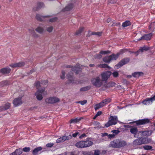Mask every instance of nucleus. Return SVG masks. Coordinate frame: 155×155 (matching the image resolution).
<instances>
[{"instance_id": "nucleus-6", "label": "nucleus", "mask_w": 155, "mask_h": 155, "mask_svg": "<svg viewBox=\"0 0 155 155\" xmlns=\"http://www.w3.org/2000/svg\"><path fill=\"white\" fill-rule=\"evenodd\" d=\"M60 99L56 97H50L46 98L45 102L46 103L50 104H54L59 102Z\"/></svg>"}, {"instance_id": "nucleus-46", "label": "nucleus", "mask_w": 155, "mask_h": 155, "mask_svg": "<svg viewBox=\"0 0 155 155\" xmlns=\"http://www.w3.org/2000/svg\"><path fill=\"white\" fill-rule=\"evenodd\" d=\"M35 84L37 89H38L39 87H41V83L39 81L36 82L35 83Z\"/></svg>"}, {"instance_id": "nucleus-23", "label": "nucleus", "mask_w": 155, "mask_h": 155, "mask_svg": "<svg viewBox=\"0 0 155 155\" xmlns=\"http://www.w3.org/2000/svg\"><path fill=\"white\" fill-rule=\"evenodd\" d=\"M22 153V150L21 149L19 148L16 149L15 151L12 153L11 155H20Z\"/></svg>"}, {"instance_id": "nucleus-41", "label": "nucleus", "mask_w": 155, "mask_h": 155, "mask_svg": "<svg viewBox=\"0 0 155 155\" xmlns=\"http://www.w3.org/2000/svg\"><path fill=\"white\" fill-rule=\"evenodd\" d=\"M143 148L146 150H150L152 149V147L151 146L145 145L143 146Z\"/></svg>"}, {"instance_id": "nucleus-21", "label": "nucleus", "mask_w": 155, "mask_h": 155, "mask_svg": "<svg viewBox=\"0 0 155 155\" xmlns=\"http://www.w3.org/2000/svg\"><path fill=\"white\" fill-rule=\"evenodd\" d=\"M149 50V48L147 47L144 46L140 48L139 51L136 52V53L137 54V55L140 52H143L144 51H147Z\"/></svg>"}, {"instance_id": "nucleus-1", "label": "nucleus", "mask_w": 155, "mask_h": 155, "mask_svg": "<svg viewBox=\"0 0 155 155\" xmlns=\"http://www.w3.org/2000/svg\"><path fill=\"white\" fill-rule=\"evenodd\" d=\"M127 144L126 141L124 140L117 139L111 141L110 146L113 148H120L125 147Z\"/></svg>"}, {"instance_id": "nucleus-60", "label": "nucleus", "mask_w": 155, "mask_h": 155, "mask_svg": "<svg viewBox=\"0 0 155 155\" xmlns=\"http://www.w3.org/2000/svg\"><path fill=\"white\" fill-rule=\"evenodd\" d=\"M112 132L113 133H115V135L117 134L119 132V131L118 130H112Z\"/></svg>"}, {"instance_id": "nucleus-34", "label": "nucleus", "mask_w": 155, "mask_h": 155, "mask_svg": "<svg viewBox=\"0 0 155 155\" xmlns=\"http://www.w3.org/2000/svg\"><path fill=\"white\" fill-rule=\"evenodd\" d=\"M91 87V86H88L81 88L80 91H84L89 90Z\"/></svg>"}, {"instance_id": "nucleus-15", "label": "nucleus", "mask_w": 155, "mask_h": 155, "mask_svg": "<svg viewBox=\"0 0 155 155\" xmlns=\"http://www.w3.org/2000/svg\"><path fill=\"white\" fill-rule=\"evenodd\" d=\"M150 122V120L148 119H143L136 121V123L137 125H141L148 123Z\"/></svg>"}, {"instance_id": "nucleus-44", "label": "nucleus", "mask_w": 155, "mask_h": 155, "mask_svg": "<svg viewBox=\"0 0 155 155\" xmlns=\"http://www.w3.org/2000/svg\"><path fill=\"white\" fill-rule=\"evenodd\" d=\"M84 28L81 27L79 28L78 30L76 31V34L78 35L79 34H80L82 32Z\"/></svg>"}, {"instance_id": "nucleus-29", "label": "nucleus", "mask_w": 155, "mask_h": 155, "mask_svg": "<svg viewBox=\"0 0 155 155\" xmlns=\"http://www.w3.org/2000/svg\"><path fill=\"white\" fill-rule=\"evenodd\" d=\"M103 61L106 63H109L111 60L110 55L104 57L103 59Z\"/></svg>"}, {"instance_id": "nucleus-55", "label": "nucleus", "mask_w": 155, "mask_h": 155, "mask_svg": "<svg viewBox=\"0 0 155 155\" xmlns=\"http://www.w3.org/2000/svg\"><path fill=\"white\" fill-rule=\"evenodd\" d=\"M112 74L114 77H117L118 75V73L117 71H114L113 73Z\"/></svg>"}, {"instance_id": "nucleus-19", "label": "nucleus", "mask_w": 155, "mask_h": 155, "mask_svg": "<svg viewBox=\"0 0 155 155\" xmlns=\"http://www.w3.org/2000/svg\"><path fill=\"white\" fill-rule=\"evenodd\" d=\"M11 106L10 103H7L5 104L4 106L0 107V111H2L8 109Z\"/></svg>"}, {"instance_id": "nucleus-47", "label": "nucleus", "mask_w": 155, "mask_h": 155, "mask_svg": "<svg viewBox=\"0 0 155 155\" xmlns=\"http://www.w3.org/2000/svg\"><path fill=\"white\" fill-rule=\"evenodd\" d=\"M100 152L98 150H94V153H93V155H100Z\"/></svg>"}, {"instance_id": "nucleus-64", "label": "nucleus", "mask_w": 155, "mask_h": 155, "mask_svg": "<svg viewBox=\"0 0 155 155\" xmlns=\"http://www.w3.org/2000/svg\"><path fill=\"white\" fill-rule=\"evenodd\" d=\"M48 83V82L47 81H42V82L41 83V84L42 85V84H46Z\"/></svg>"}, {"instance_id": "nucleus-35", "label": "nucleus", "mask_w": 155, "mask_h": 155, "mask_svg": "<svg viewBox=\"0 0 155 155\" xmlns=\"http://www.w3.org/2000/svg\"><path fill=\"white\" fill-rule=\"evenodd\" d=\"M44 6V4L42 2H38L37 3V8L36 9H34L35 10H37L38 9L43 7Z\"/></svg>"}, {"instance_id": "nucleus-39", "label": "nucleus", "mask_w": 155, "mask_h": 155, "mask_svg": "<svg viewBox=\"0 0 155 155\" xmlns=\"http://www.w3.org/2000/svg\"><path fill=\"white\" fill-rule=\"evenodd\" d=\"M83 155H93V152L91 151H84L82 152Z\"/></svg>"}, {"instance_id": "nucleus-8", "label": "nucleus", "mask_w": 155, "mask_h": 155, "mask_svg": "<svg viewBox=\"0 0 155 155\" xmlns=\"http://www.w3.org/2000/svg\"><path fill=\"white\" fill-rule=\"evenodd\" d=\"M130 59L128 58H124L118 64L115 66L117 68H119L122 67L123 65L127 63L129 61Z\"/></svg>"}, {"instance_id": "nucleus-17", "label": "nucleus", "mask_w": 155, "mask_h": 155, "mask_svg": "<svg viewBox=\"0 0 155 155\" xmlns=\"http://www.w3.org/2000/svg\"><path fill=\"white\" fill-rule=\"evenodd\" d=\"M141 144H144L150 143L151 141V139L148 137H140Z\"/></svg>"}, {"instance_id": "nucleus-2", "label": "nucleus", "mask_w": 155, "mask_h": 155, "mask_svg": "<svg viewBox=\"0 0 155 155\" xmlns=\"http://www.w3.org/2000/svg\"><path fill=\"white\" fill-rule=\"evenodd\" d=\"M93 144V142L86 140V141H81L76 143L75 146L78 148H84L89 147Z\"/></svg>"}, {"instance_id": "nucleus-49", "label": "nucleus", "mask_w": 155, "mask_h": 155, "mask_svg": "<svg viewBox=\"0 0 155 155\" xmlns=\"http://www.w3.org/2000/svg\"><path fill=\"white\" fill-rule=\"evenodd\" d=\"M102 57L101 55L99 54H96L94 56L95 58L97 59H100L102 58Z\"/></svg>"}, {"instance_id": "nucleus-54", "label": "nucleus", "mask_w": 155, "mask_h": 155, "mask_svg": "<svg viewBox=\"0 0 155 155\" xmlns=\"http://www.w3.org/2000/svg\"><path fill=\"white\" fill-rule=\"evenodd\" d=\"M57 18L56 17H54L50 19L49 21L51 22H53L56 21L57 20Z\"/></svg>"}, {"instance_id": "nucleus-42", "label": "nucleus", "mask_w": 155, "mask_h": 155, "mask_svg": "<svg viewBox=\"0 0 155 155\" xmlns=\"http://www.w3.org/2000/svg\"><path fill=\"white\" fill-rule=\"evenodd\" d=\"M53 29V27L52 26H49L46 28V31L50 33L51 32Z\"/></svg>"}, {"instance_id": "nucleus-14", "label": "nucleus", "mask_w": 155, "mask_h": 155, "mask_svg": "<svg viewBox=\"0 0 155 155\" xmlns=\"http://www.w3.org/2000/svg\"><path fill=\"white\" fill-rule=\"evenodd\" d=\"M153 35L152 33H150L148 34H145L142 36L140 38L138 39V41H140L142 40H150L151 38V37Z\"/></svg>"}, {"instance_id": "nucleus-9", "label": "nucleus", "mask_w": 155, "mask_h": 155, "mask_svg": "<svg viewBox=\"0 0 155 155\" xmlns=\"http://www.w3.org/2000/svg\"><path fill=\"white\" fill-rule=\"evenodd\" d=\"M13 103L15 107H17L22 104L21 97H19L15 98L13 101Z\"/></svg>"}, {"instance_id": "nucleus-28", "label": "nucleus", "mask_w": 155, "mask_h": 155, "mask_svg": "<svg viewBox=\"0 0 155 155\" xmlns=\"http://www.w3.org/2000/svg\"><path fill=\"white\" fill-rule=\"evenodd\" d=\"M133 144L134 145H141L140 138L136 139L133 142Z\"/></svg>"}, {"instance_id": "nucleus-33", "label": "nucleus", "mask_w": 155, "mask_h": 155, "mask_svg": "<svg viewBox=\"0 0 155 155\" xmlns=\"http://www.w3.org/2000/svg\"><path fill=\"white\" fill-rule=\"evenodd\" d=\"M139 133H141L142 135L143 136H148L149 135V131H140L139 132Z\"/></svg>"}, {"instance_id": "nucleus-40", "label": "nucleus", "mask_w": 155, "mask_h": 155, "mask_svg": "<svg viewBox=\"0 0 155 155\" xmlns=\"http://www.w3.org/2000/svg\"><path fill=\"white\" fill-rule=\"evenodd\" d=\"M102 107L100 103L96 104L94 106V109L95 110H97L98 109Z\"/></svg>"}, {"instance_id": "nucleus-4", "label": "nucleus", "mask_w": 155, "mask_h": 155, "mask_svg": "<svg viewBox=\"0 0 155 155\" xmlns=\"http://www.w3.org/2000/svg\"><path fill=\"white\" fill-rule=\"evenodd\" d=\"M117 117L116 116H111L109 121L105 124L106 127H108L110 125H115L117 123Z\"/></svg>"}, {"instance_id": "nucleus-18", "label": "nucleus", "mask_w": 155, "mask_h": 155, "mask_svg": "<svg viewBox=\"0 0 155 155\" xmlns=\"http://www.w3.org/2000/svg\"><path fill=\"white\" fill-rule=\"evenodd\" d=\"M80 67L79 64H77L76 66L72 67L71 70L72 71H74L76 74H78L81 70L82 68Z\"/></svg>"}, {"instance_id": "nucleus-51", "label": "nucleus", "mask_w": 155, "mask_h": 155, "mask_svg": "<svg viewBox=\"0 0 155 155\" xmlns=\"http://www.w3.org/2000/svg\"><path fill=\"white\" fill-rule=\"evenodd\" d=\"M87 102V101L86 100H84L83 101H81L77 102L78 103L80 104L81 105H84Z\"/></svg>"}, {"instance_id": "nucleus-30", "label": "nucleus", "mask_w": 155, "mask_h": 155, "mask_svg": "<svg viewBox=\"0 0 155 155\" xmlns=\"http://www.w3.org/2000/svg\"><path fill=\"white\" fill-rule=\"evenodd\" d=\"M116 84L115 83L113 82H110L107 84L105 86V87L107 88H109L110 87L115 86Z\"/></svg>"}, {"instance_id": "nucleus-3", "label": "nucleus", "mask_w": 155, "mask_h": 155, "mask_svg": "<svg viewBox=\"0 0 155 155\" xmlns=\"http://www.w3.org/2000/svg\"><path fill=\"white\" fill-rule=\"evenodd\" d=\"M91 82L94 86L97 88L101 87L103 83L100 76L92 78L91 79Z\"/></svg>"}, {"instance_id": "nucleus-37", "label": "nucleus", "mask_w": 155, "mask_h": 155, "mask_svg": "<svg viewBox=\"0 0 155 155\" xmlns=\"http://www.w3.org/2000/svg\"><path fill=\"white\" fill-rule=\"evenodd\" d=\"M130 24L131 23L129 21H127L123 23L122 26L123 27H125L130 25Z\"/></svg>"}, {"instance_id": "nucleus-56", "label": "nucleus", "mask_w": 155, "mask_h": 155, "mask_svg": "<svg viewBox=\"0 0 155 155\" xmlns=\"http://www.w3.org/2000/svg\"><path fill=\"white\" fill-rule=\"evenodd\" d=\"M54 145V143H49L47 144L46 146L48 147H51Z\"/></svg>"}, {"instance_id": "nucleus-31", "label": "nucleus", "mask_w": 155, "mask_h": 155, "mask_svg": "<svg viewBox=\"0 0 155 155\" xmlns=\"http://www.w3.org/2000/svg\"><path fill=\"white\" fill-rule=\"evenodd\" d=\"M42 147H38L35 148L33 151L32 153L34 155H36L37 153L42 150Z\"/></svg>"}, {"instance_id": "nucleus-7", "label": "nucleus", "mask_w": 155, "mask_h": 155, "mask_svg": "<svg viewBox=\"0 0 155 155\" xmlns=\"http://www.w3.org/2000/svg\"><path fill=\"white\" fill-rule=\"evenodd\" d=\"M72 138V136L71 135H69L68 136H64L61 137L58 139L56 140V142L57 143H60L63 142L64 141L71 139Z\"/></svg>"}, {"instance_id": "nucleus-50", "label": "nucleus", "mask_w": 155, "mask_h": 155, "mask_svg": "<svg viewBox=\"0 0 155 155\" xmlns=\"http://www.w3.org/2000/svg\"><path fill=\"white\" fill-rule=\"evenodd\" d=\"M61 74L62 75L60 76L61 78L62 79H64L65 78V72L64 71H62Z\"/></svg>"}, {"instance_id": "nucleus-52", "label": "nucleus", "mask_w": 155, "mask_h": 155, "mask_svg": "<svg viewBox=\"0 0 155 155\" xmlns=\"http://www.w3.org/2000/svg\"><path fill=\"white\" fill-rule=\"evenodd\" d=\"M22 150V151H23L25 152H28L30 150V148L29 147H25Z\"/></svg>"}, {"instance_id": "nucleus-59", "label": "nucleus", "mask_w": 155, "mask_h": 155, "mask_svg": "<svg viewBox=\"0 0 155 155\" xmlns=\"http://www.w3.org/2000/svg\"><path fill=\"white\" fill-rule=\"evenodd\" d=\"M94 35V32H91L90 31H88V35H87V36H88V37H89L91 35Z\"/></svg>"}, {"instance_id": "nucleus-58", "label": "nucleus", "mask_w": 155, "mask_h": 155, "mask_svg": "<svg viewBox=\"0 0 155 155\" xmlns=\"http://www.w3.org/2000/svg\"><path fill=\"white\" fill-rule=\"evenodd\" d=\"M117 2V0H110L108 1V4H114Z\"/></svg>"}, {"instance_id": "nucleus-62", "label": "nucleus", "mask_w": 155, "mask_h": 155, "mask_svg": "<svg viewBox=\"0 0 155 155\" xmlns=\"http://www.w3.org/2000/svg\"><path fill=\"white\" fill-rule=\"evenodd\" d=\"M5 82L7 83V81H4L1 82V84H0V86H3L5 85V84H4V83H5Z\"/></svg>"}, {"instance_id": "nucleus-36", "label": "nucleus", "mask_w": 155, "mask_h": 155, "mask_svg": "<svg viewBox=\"0 0 155 155\" xmlns=\"http://www.w3.org/2000/svg\"><path fill=\"white\" fill-rule=\"evenodd\" d=\"M28 31L29 33L32 34L34 37H35L37 36V35L35 34V32L34 29H28Z\"/></svg>"}, {"instance_id": "nucleus-27", "label": "nucleus", "mask_w": 155, "mask_h": 155, "mask_svg": "<svg viewBox=\"0 0 155 155\" xmlns=\"http://www.w3.org/2000/svg\"><path fill=\"white\" fill-rule=\"evenodd\" d=\"M35 31L40 34H42L45 32L44 29L40 26L38 27L35 29Z\"/></svg>"}, {"instance_id": "nucleus-24", "label": "nucleus", "mask_w": 155, "mask_h": 155, "mask_svg": "<svg viewBox=\"0 0 155 155\" xmlns=\"http://www.w3.org/2000/svg\"><path fill=\"white\" fill-rule=\"evenodd\" d=\"M73 7V5L72 4H70L66 6L62 10L63 11H68L72 9Z\"/></svg>"}, {"instance_id": "nucleus-25", "label": "nucleus", "mask_w": 155, "mask_h": 155, "mask_svg": "<svg viewBox=\"0 0 155 155\" xmlns=\"http://www.w3.org/2000/svg\"><path fill=\"white\" fill-rule=\"evenodd\" d=\"M111 100L110 98L106 99L103 100V101L100 102L102 107L105 106L106 104L109 103L110 102Z\"/></svg>"}, {"instance_id": "nucleus-12", "label": "nucleus", "mask_w": 155, "mask_h": 155, "mask_svg": "<svg viewBox=\"0 0 155 155\" xmlns=\"http://www.w3.org/2000/svg\"><path fill=\"white\" fill-rule=\"evenodd\" d=\"M73 73L72 72H70L67 75V77L68 79V83H74V78L73 77Z\"/></svg>"}, {"instance_id": "nucleus-63", "label": "nucleus", "mask_w": 155, "mask_h": 155, "mask_svg": "<svg viewBox=\"0 0 155 155\" xmlns=\"http://www.w3.org/2000/svg\"><path fill=\"white\" fill-rule=\"evenodd\" d=\"M102 114V112L101 111H98L97 113L96 114V116H98L100 115H101Z\"/></svg>"}, {"instance_id": "nucleus-22", "label": "nucleus", "mask_w": 155, "mask_h": 155, "mask_svg": "<svg viewBox=\"0 0 155 155\" xmlns=\"http://www.w3.org/2000/svg\"><path fill=\"white\" fill-rule=\"evenodd\" d=\"M123 51H121L120 52L118 53H117L116 54H113L110 55L111 60H116L118 58V57L119 55L123 53L122 52Z\"/></svg>"}, {"instance_id": "nucleus-32", "label": "nucleus", "mask_w": 155, "mask_h": 155, "mask_svg": "<svg viewBox=\"0 0 155 155\" xmlns=\"http://www.w3.org/2000/svg\"><path fill=\"white\" fill-rule=\"evenodd\" d=\"M143 73L142 72H135L132 74L133 77H138L143 75Z\"/></svg>"}, {"instance_id": "nucleus-11", "label": "nucleus", "mask_w": 155, "mask_h": 155, "mask_svg": "<svg viewBox=\"0 0 155 155\" xmlns=\"http://www.w3.org/2000/svg\"><path fill=\"white\" fill-rule=\"evenodd\" d=\"M45 91L44 89L41 90L39 89L35 93V95L36 96V98L38 100H41L43 97L42 94Z\"/></svg>"}, {"instance_id": "nucleus-13", "label": "nucleus", "mask_w": 155, "mask_h": 155, "mask_svg": "<svg viewBox=\"0 0 155 155\" xmlns=\"http://www.w3.org/2000/svg\"><path fill=\"white\" fill-rule=\"evenodd\" d=\"M25 64V63L23 62H20L18 63H12L9 65V66L12 68L21 67Z\"/></svg>"}, {"instance_id": "nucleus-10", "label": "nucleus", "mask_w": 155, "mask_h": 155, "mask_svg": "<svg viewBox=\"0 0 155 155\" xmlns=\"http://www.w3.org/2000/svg\"><path fill=\"white\" fill-rule=\"evenodd\" d=\"M155 100V95L153 97L146 98L143 100L142 103L145 105H148L152 103L153 101Z\"/></svg>"}, {"instance_id": "nucleus-20", "label": "nucleus", "mask_w": 155, "mask_h": 155, "mask_svg": "<svg viewBox=\"0 0 155 155\" xmlns=\"http://www.w3.org/2000/svg\"><path fill=\"white\" fill-rule=\"evenodd\" d=\"M11 71V69L9 68H5L0 70V72L3 74H5L9 73Z\"/></svg>"}, {"instance_id": "nucleus-26", "label": "nucleus", "mask_w": 155, "mask_h": 155, "mask_svg": "<svg viewBox=\"0 0 155 155\" xmlns=\"http://www.w3.org/2000/svg\"><path fill=\"white\" fill-rule=\"evenodd\" d=\"M130 132L133 134L135 137V135L137 134L138 132V129L136 127H133L130 129Z\"/></svg>"}, {"instance_id": "nucleus-16", "label": "nucleus", "mask_w": 155, "mask_h": 155, "mask_svg": "<svg viewBox=\"0 0 155 155\" xmlns=\"http://www.w3.org/2000/svg\"><path fill=\"white\" fill-rule=\"evenodd\" d=\"M49 17V16H43L40 14H37L36 16V19L39 21H46V18Z\"/></svg>"}, {"instance_id": "nucleus-38", "label": "nucleus", "mask_w": 155, "mask_h": 155, "mask_svg": "<svg viewBox=\"0 0 155 155\" xmlns=\"http://www.w3.org/2000/svg\"><path fill=\"white\" fill-rule=\"evenodd\" d=\"M81 120V118L78 119L76 118L74 119H72L70 120V123H75L79 122Z\"/></svg>"}, {"instance_id": "nucleus-53", "label": "nucleus", "mask_w": 155, "mask_h": 155, "mask_svg": "<svg viewBox=\"0 0 155 155\" xmlns=\"http://www.w3.org/2000/svg\"><path fill=\"white\" fill-rule=\"evenodd\" d=\"M102 34V32H94V35H95L98 36H101Z\"/></svg>"}, {"instance_id": "nucleus-57", "label": "nucleus", "mask_w": 155, "mask_h": 155, "mask_svg": "<svg viewBox=\"0 0 155 155\" xmlns=\"http://www.w3.org/2000/svg\"><path fill=\"white\" fill-rule=\"evenodd\" d=\"M115 135L114 134H109L108 135V138L110 139L114 138Z\"/></svg>"}, {"instance_id": "nucleus-61", "label": "nucleus", "mask_w": 155, "mask_h": 155, "mask_svg": "<svg viewBox=\"0 0 155 155\" xmlns=\"http://www.w3.org/2000/svg\"><path fill=\"white\" fill-rule=\"evenodd\" d=\"M86 136V134H83L80 136L79 138L81 139Z\"/></svg>"}, {"instance_id": "nucleus-43", "label": "nucleus", "mask_w": 155, "mask_h": 155, "mask_svg": "<svg viewBox=\"0 0 155 155\" xmlns=\"http://www.w3.org/2000/svg\"><path fill=\"white\" fill-rule=\"evenodd\" d=\"M98 66L102 68H110V67L108 66L107 64H100L98 65Z\"/></svg>"}, {"instance_id": "nucleus-48", "label": "nucleus", "mask_w": 155, "mask_h": 155, "mask_svg": "<svg viewBox=\"0 0 155 155\" xmlns=\"http://www.w3.org/2000/svg\"><path fill=\"white\" fill-rule=\"evenodd\" d=\"M110 53V51H101L100 52V53L101 54H107Z\"/></svg>"}, {"instance_id": "nucleus-5", "label": "nucleus", "mask_w": 155, "mask_h": 155, "mask_svg": "<svg viewBox=\"0 0 155 155\" xmlns=\"http://www.w3.org/2000/svg\"><path fill=\"white\" fill-rule=\"evenodd\" d=\"M111 74V72L109 71L101 73V80L102 82H106L107 81L108 78L110 77Z\"/></svg>"}, {"instance_id": "nucleus-45", "label": "nucleus", "mask_w": 155, "mask_h": 155, "mask_svg": "<svg viewBox=\"0 0 155 155\" xmlns=\"http://www.w3.org/2000/svg\"><path fill=\"white\" fill-rule=\"evenodd\" d=\"M152 28H155V22H153L151 23L149 26V29L150 30Z\"/></svg>"}]
</instances>
